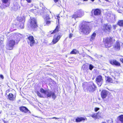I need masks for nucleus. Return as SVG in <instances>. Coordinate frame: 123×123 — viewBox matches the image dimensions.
I'll use <instances>...</instances> for the list:
<instances>
[{
  "label": "nucleus",
  "mask_w": 123,
  "mask_h": 123,
  "mask_svg": "<svg viewBox=\"0 0 123 123\" xmlns=\"http://www.w3.org/2000/svg\"><path fill=\"white\" fill-rule=\"evenodd\" d=\"M85 120H87V119L86 117H78L75 119V122H79Z\"/></svg>",
  "instance_id": "4468645a"
},
{
  "label": "nucleus",
  "mask_w": 123,
  "mask_h": 123,
  "mask_svg": "<svg viewBox=\"0 0 123 123\" xmlns=\"http://www.w3.org/2000/svg\"><path fill=\"white\" fill-rule=\"evenodd\" d=\"M51 119H59V118H56V117H53L52 118H51Z\"/></svg>",
  "instance_id": "e433bc0d"
},
{
  "label": "nucleus",
  "mask_w": 123,
  "mask_h": 123,
  "mask_svg": "<svg viewBox=\"0 0 123 123\" xmlns=\"http://www.w3.org/2000/svg\"><path fill=\"white\" fill-rule=\"evenodd\" d=\"M73 34L72 33H70L69 35V38H71L73 36Z\"/></svg>",
  "instance_id": "f704fd0d"
},
{
  "label": "nucleus",
  "mask_w": 123,
  "mask_h": 123,
  "mask_svg": "<svg viewBox=\"0 0 123 123\" xmlns=\"http://www.w3.org/2000/svg\"><path fill=\"white\" fill-rule=\"evenodd\" d=\"M28 2H30L31 0H26Z\"/></svg>",
  "instance_id": "79ce46f5"
},
{
  "label": "nucleus",
  "mask_w": 123,
  "mask_h": 123,
  "mask_svg": "<svg viewBox=\"0 0 123 123\" xmlns=\"http://www.w3.org/2000/svg\"><path fill=\"white\" fill-rule=\"evenodd\" d=\"M33 10H34L33 9L32 10L31 9V12H33V11H34Z\"/></svg>",
  "instance_id": "c03bdc74"
},
{
  "label": "nucleus",
  "mask_w": 123,
  "mask_h": 123,
  "mask_svg": "<svg viewBox=\"0 0 123 123\" xmlns=\"http://www.w3.org/2000/svg\"><path fill=\"white\" fill-rule=\"evenodd\" d=\"M31 46L35 43V41L33 36H31Z\"/></svg>",
  "instance_id": "cd10ccee"
},
{
  "label": "nucleus",
  "mask_w": 123,
  "mask_h": 123,
  "mask_svg": "<svg viewBox=\"0 0 123 123\" xmlns=\"http://www.w3.org/2000/svg\"><path fill=\"white\" fill-rule=\"evenodd\" d=\"M78 53V51L76 49H74L71 52V54H76Z\"/></svg>",
  "instance_id": "a878e982"
},
{
  "label": "nucleus",
  "mask_w": 123,
  "mask_h": 123,
  "mask_svg": "<svg viewBox=\"0 0 123 123\" xmlns=\"http://www.w3.org/2000/svg\"><path fill=\"white\" fill-rule=\"evenodd\" d=\"M81 31L84 34L87 35L89 34L91 31V28L87 25H83L81 29Z\"/></svg>",
  "instance_id": "7ed1b4c3"
},
{
  "label": "nucleus",
  "mask_w": 123,
  "mask_h": 123,
  "mask_svg": "<svg viewBox=\"0 0 123 123\" xmlns=\"http://www.w3.org/2000/svg\"><path fill=\"white\" fill-rule=\"evenodd\" d=\"M20 109L21 111L25 113L29 111V110L26 107L24 106L21 107Z\"/></svg>",
  "instance_id": "dca6fc26"
},
{
  "label": "nucleus",
  "mask_w": 123,
  "mask_h": 123,
  "mask_svg": "<svg viewBox=\"0 0 123 123\" xmlns=\"http://www.w3.org/2000/svg\"><path fill=\"white\" fill-rule=\"evenodd\" d=\"M8 97L9 99L10 100H15V97L14 95H13L12 93H10L9 94Z\"/></svg>",
  "instance_id": "a211bd4d"
},
{
  "label": "nucleus",
  "mask_w": 123,
  "mask_h": 123,
  "mask_svg": "<svg viewBox=\"0 0 123 123\" xmlns=\"http://www.w3.org/2000/svg\"><path fill=\"white\" fill-rule=\"evenodd\" d=\"M99 109V108H98L96 107L94 109V111L96 112Z\"/></svg>",
  "instance_id": "72a5a7b5"
},
{
  "label": "nucleus",
  "mask_w": 123,
  "mask_h": 123,
  "mask_svg": "<svg viewBox=\"0 0 123 123\" xmlns=\"http://www.w3.org/2000/svg\"><path fill=\"white\" fill-rule=\"evenodd\" d=\"M40 91L48 98L51 97L52 94V92L51 91L49 90H45L42 88H40Z\"/></svg>",
  "instance_id": "20e7f679"
},
{
  "label": "nucleus",
  "mask_w": 123,
  "mask_h": 123,
  "mask_svg": "<svg viewBox=\"0 0 123 123\" xmlns=\"http://www.w3.org/2000/svg\"><path fill=\"white\" fill-rule=\"evenodd\" d=\"M102 123H106L105 122H103Z\"/></svg>",
  "instance_id": "de8ad7c7"
},
{
  "label": "nucleus",
  "mask_w": 123,
  "mask_h": 123,
  "mask_svg": "<svg viewBox=\"0 0 123 123\" xmlns=\"http://www.w3.org/2000/svg\"><path fill=\"white\" fill-rule=\"evenodd\" d=\"M27 39V42L28 44L31 46V36H29V37H28Z\"/></svg>",
  "instance_id": "5701e85b"
},
{
  "label": "nucleus",
  "mask_w": 123,
  "mask_h": 123,
  "mask_svg": "<svg viewBox=\"0 0 123 123\" xmlns=\"http://www.w3.org/2000/svg\"><path fill=\"white\" fill-rule=\"evenodd\" d=\"M93 66L91 64H90L89 66V69L91 70L93 68Z\"/></svg>",
  "instance_id": "2f4dec72"
},
{
  "label": "nucleus",
  "mask_w": 123,
  "mask_h": 123,
  "mask_svg": "<svg viewBox=\"0 0 123 123\" xmlns=\"http://www.w3.org/2000/svg\"><path fill=\"white\" fill-rule=\"evenodd\" d=\"M109 92L105 90H102L101 93V95L102 98L104 99L107 96Z\"/></svg>",
  "instance_id": "9b49d317"
},
{
  "label": "nucleus",
  "mask_w": 123,
  "mask_h": 123,
  "mask_svg": "<svg viewBox=\"0 0 123 123\" xmlns=\"http://www.w3.org/2000/svg\"><path fill=\"white\" fill-rule=\"evenodd\" d=\"M105 42V46L106 48L110 47L112 45V38L111 37H107L104 40Z\"/></svg>",
  "instance_id": "423d86ee"
},
{
  "label": "nucleus",
  "mask_w": 123,
  "mask_h": 123,
  "mask_svg": "<svg viewBox=\"0 0 123 123\" xmlns=\"http://www.w3.org/2000/svg\"><path fill=\"white\" fill-rule=\"evenodd\" d=\"M57 18L58 19V21H59V20L60 18V17H59V16H57Z\"/></svg>",
  "instance_id": "ea45409f"
},
{
  "label": "nucleus",
  "mask_w": 123,
  "mask_h": 123,
  "mask_svg": "<svg viewBox=\"0 0 123 123\" xmlns=\"http://www.w3.org/2000/svg\"><path fill=\"white\" fill-rule=\"evenodd\" d=\"M43 18L45 20L47 21L48 20L50 19L49 16V15L47 14H44L43 16Z\"/></svg>",
  "instance_id": "412c9836"
},
{
  "label": "nucleus",
  "mask_w": 123,
  "mask_h": 123,
  "mask_svg": "<svg viewBox=\"0 0 123 123\" xmlns=\"http://www.w3.org/2000/svg\"><path fill=\"white\" fill-rule=\"evenodd\" d=\"M52 97L53 98L55 99L56 97V96L55 94V93L54 92H52V94L51 95Z\"/></svg>",
  "instance_id": "c85d7f7f"
},
{
  "label": "nucleus",
  "mask_w": 123,
  "mask_h": 123,
  "mask_svg": "<svg viewBox=\"0 0 123 123\" xmlns=\"http://www.w3.org/2000/svg\"><path fill=\"white\" fill-rule=\"evenodd\" d=\"M114 47L116 49L118 50L120 49V44L119 42H117L116 44L114 45Z\"/></svg>",
  "instance_id": "aec40b11"
},
{
  "label": "nucleus",
  "mask_w": 123,
  "mask_h": 123,
  "mask_svg": "<svg viewBox=\"0 0 123 123\" xmlns=\"http://www.w3.org/2000/svg\"><path fill=\"white\" fill-rule=\"evenodd\" d=\"M92 13H94L95 15H99L101 13L100 11L98 9L92 10Z\"/></svg>",
  "instance_id": "ddd939ff"
},
{
  "label": "nucleus",
  "mask_w": 123,
  "mask_h": 123,
  "mask_svg": "<svg viewBox=\"0 0 123 123\" xmlns=\"http://www.w3.org/2000/svg\"><path fill=\"white\" fill-rule=\"evenodd\" d=\"M37 27L36 19L35 18H31V30H36Z\"/></svg>",
  "instance_id": "39448f33"
},
{
  "label": "nucleus",
  "mask_w": 123,
  "mask_h": 123,
  "mask_svg": "<svg viewBox=\"0 0 123 123\" xmlns=\"http://www.w3.org/2000/svg\"><path fill=\"white\" fill-rule=\"evenodd\" d=\"M37 95L39 97L41 98L44 97V96H43V94L40 93L39 92L37 91Z\"/></svg>",
  "instance_id": "bb28decb"
},
{
  "label": "nucleus",
  "mask_w": 123,
  "mask_h": 123,
  "mask_svg": "<svg viewBox=\"0 0 123 123\" xmlns=\"http://www.w3.org/2000/svg\"><path fill=\"white\" fill-rule=\"evenodd\" d=\"M118 119L122 123H123V115H122L119 116L118 117Z\"/></svg>",
  "instance_id": "4be33fe9"
},
{
  "label": "nucleus",
  "mask_w": 123,
  "mask_h": 123,
  "mask_svg": "<svg viewBox=\"0 0 123 123\" xmlns=\"http://www.w3.org/2000/svg\"><path fill=\"white\" fill-rule=\"evenodd\" d=\"M22 23L21 24V25H20V27L22 28L23 29L24 28V23Z\"/></svg>",
  "instance_id": "7c9ffc66"
},
{
  "label": "nucleus",
  "mask_w": 123,
  "mask_h": 123,
  "mask_svg": "<svg viewBox=\"0 0 123 123\" xmlns=\"http://www.w3.org/2000/svg\"><path fill=\"white\" fill-rule=\"evenodd\" d=\"M82 87L84 91L88 92H92L95 90L96 87L92 82L88 83L84 82L83 84Z\"/></svg>",
  "instance_id": "f257e3e1"
},
{
  "label": "nucleus",
  "mask_w": 123,
  "mask_h": 123,
  "mask_svg": "<svg viewBox=\"0 0 123 123\" xmlns=\"http://www.w3.org/2000/svg\"><path fill=\"white\" fill-rule=\"evenodd\" d=\"M88 0H83L84 1H87Z\"/></svg>",
  "instance_id": "a18cd8bd"
},
{
  "label": "nucleus",
  "mask_w": 123,
  "mask_h": 123,
  "mask_svg": "<svg viewBox=\"0 0 123 123\" xmlns=\"http://www.w3.org/2000/svg\"><path fill=\"white\" fill-rule=\"evenodd\" d=\"M10 0H2V2L3 3H6L9 2Z\"/></svg>",
  "instance_id": "c756f323"
},
{
  "label": "nucleus",
  "mask_w": 123,
  "mask_h": 123,
  "mask_svg": "<svg viewBox=\"0 0 123 123\" xmlns=\"http://www.w3.org/2000/svg\"><path fill=\"white\" fill-rule=\"evenodd\" d=\"M59 27L58 26H57L56 29L55 30L53 31V32L52 31H50L51 34H52L54 33H56L54 37V38L52 40V44H55L60 39L61 37V36L60 35L56 36V32H58L59 31Z\"/></svg>",
  "instance_id": "f03ea898"
},
{
  "label": "nucleus",
  "mask_w": 123,
  "mask_h": 123,
  "mask_svg": "<svg viewBox=\"0 0 123 123\" xmlns=\"http://www.w3.org/2000/svg\"><path fill=\"white\" fill-rule=\"evenodd\" d=\"M106 81L109 83H112L116 84L117 83V81H114L112 80V79L109 77H108L107 78Z\"/></svg>",
  "instance_id": "f3484780"
},
{
  "label": "nucleus",
  "mask_w": 123,
  "mask_h": 123,
  "mask_svg": "<svg viewBox=\"0 0 123 123\" xmlns=\"http://www.w3.org/2000/svg\"><path fill=\"white\" fill-rule=\"evenodd\" d=\"M97 113H94L93 114L91 115L90 116L92 118L94 119H97Z\"/></svg>",
  "instance_id": "393cba45"
},
{
  "label": "nucleus",
  "mask_w": 123,
  "mask_h": 123,
  "mask_svg": "<svg viewBox=\"0 0 123 123\" xmlns=\"http://www.w3.org/2000/svg\"><path fill=\"white\" fill-rule=\"evenodd\" d=\"M96 33L95 32H93L90 37V41H92L95 39L96 36Z\"/></svg>",
  "instance_id": "2eb2a0df"
},
{
  "label": "nucleus",
  "mask_w": 123,
  "mask_h": 123,
  "mask_svg": "<svg viewBox=\"0 0 123 123\" xmlns=\"http://www.w3.org/2000/svg\"><path fill=\"white\" fill-rule=\"evenodd\" d=\"M0 78H1L2 79H3L4 78L3 76L2 75H0Z\"/></svg>",
  "instance_id": "58836bf2"
},
{
  "label": "nucleus",
  "mask_w": 123,
  "mask_h": 123,
  "mask_svg": "<svg viewBox=\"0 0 123 123\" xmlns=\"http://www.w3.org/2000/svg\"><path fill=\"white\" fill-rule=\"evenodd\" d=\"M15 41L13 40H10L8 42L6 45V48L9 50H12L15 45Z\"/></svg>",
  "instance_id": "0eeeda50"
},
{
  "label": "nucleus",
  "mask_w": 123,
  "mask_h": 123,
  "mask_svg": "<svg viewBox=\"0 0 123 123\" xmlns=\"http://www.w3.org/2000/svg\"><path fill=\"white\" fill-rule=\"evenodd\" d=\"M18 20L20 22L24 23L25 21V18L23 16L22 17H19L18 18Z\"/></svg>",
  "instance_id": "6ab92c4d"
},
{
  "label": "nucleus",
  "mask_w": 123,
  "mask_h": 123,
  "mask_svg": "<svg viewBox=\"0 0 123 123\" xmlns=\"http://www.w3.org/2000/svg\"><path fill=\"white\" fill-rule=\"evenodd\" d=\"M84 12L82 10H80L76 11L74 14L72 16L73 18H75L80 17L83 15Z\"/></svg>",
  "instance_id": "6e6552de"
},
{
  "label": "nucleus",
  "mask_w": 123,
  "mask_h": 123,
  "mask_svg": "<svg viewBox=\"0 0 123 123\" xmlns=\"http://www.w3.org/2000/svg\"><path fill=\"white\" fill-rule=\"evenodd\" d=\"M46 24L47 25H49L50 24V22L49 21H46Z\"/></svg>",
  "instance_id": "473e14b6"
},
{
  "label": "nucleus",
  "mask_w": 123,
  "mask_h": 123,
  "mask_svg": "<svg viewBox=\"0 0 123 123\" xmlns=\"http://www.w3.org/2000/svg\"><path fill=\"white\" fill-rule=\"evenodd\" d=\"M113 28L114 29H116V28L117 26L116 25H113Z\"/></svg>",
  "instance_id": "4c0bfd02"
},
{
  "label": "nucleus",
  "mask_w": 123,
  "mask_h": 123,
  "mask_svg": "<svg viewBox=\"0 0 123 123\" xmlns=\"http://www.w3.org/2000/svg\"><path fill=\"white\" fill-rule=\"evenodd\" d=\"M14 25V26H16V25Z\"/></svg>",
  "instance_id": "09e8293b"
},
{
  "label": "nucleus",
  "mask_w": 123,
  "mask_h": 123,
  "mask_svg": "<svg viewBox=\"0 0 123 123\" xmlns=\"http://www.w3.org/2000/svg\"><path fill=\"white\" fill-rule=\"evenodd\" d=\"M110 63L112 65H115L116 66H120V64L115 60H113L110 61Z\"/></svg>",
  "instance_id": "f8f14e48"
},
{
  "label": "nucleus",
  "mask_w": 123,
  "mask_h": 123,
  "mask_svg": "<svg viewBox=\"0 0 123 123\" xmlns=\"http://www.w3.org/2000/svg\"><path fill=\"white\" fill-rule=\"evenodd\" d=\"M92 1H94V0H91Z\"/></svg>",
  "instance_id": "49530a36"
},
{
  "label": "nucleus",
  "mask_w": 123,
  "mask_h": 123,
  "mask_svg": "<svg viewBox=\"0 0 123 123\" xmlns=\"http://www.w3.org/2000/svg\"><path fill=\"white\" fill-rule=\"evenodd\" d=\"M96 83L99 86H100L103 82V79L101 76H98L96 79Z\"/></svg>",
  "instance_id": "1a4fd4ad"
},
{
  "label": "nucleus",
  "mask_w": 123,
  "mask_h": 123,
  "mask_svg": "<svg viewBox=\"0 0 123 123\" xmlns=\"http://www.w3.org/2000/svg\"><path fill=\"white\" fill-rule=\"evenodd\" d=\"M111 28V25L110 24H106L103 25V29L104 31L106 32L107 31H109Z\"/></svg>",
  "instance_id": "9d476101"
},
{
  "label": "nucleus",
  "mask_w": 123,
  "mask_h": 123,
  "mask_svg": "<svg viewBox=\"0 0 123 123\" xmlns=\"http://www.w3.org/2000/svg\"><path fill=\"white\" fill-rule=\"evenodd\" d=\"M117 24L120 26H123V20H119Z\"/></svg>",
  "instance_id": "b1692460"
},
{
  "label": "nucleus",
  "mask_w": 123,
  "mask_h": 123,
  "mask_svg": "<svg viewBox=\"0 0 123 123\" xmlns=\"http://www.w3.org/2000/svg\"><path fill=\"white\" fill-rule=\"evenodd\" d=\"M18 9V8H15V10H16Z\"/></svg>",
  "instance_id": "37998d69"
},
{
  "label": "nucleus",
  "mask_w": 123,
  "mask_h": 123,
  "mask_svg": "<svg viewBox=\"0 0 123 123\" xmlns=\"http://www.w3.org/2000/svg\"><path fill=\"white\" fill-rule=\"evenodd\" d=\"M54 1L55 3H56L58 1V0H54Z\"/></svg>",
  "instance_id": "a19ab883"
},
{
  "label": "nucleus",
  "mask_w": 123,
  "mask_h": 123,
  "mask_svg": "<svg viewBox=\"0 0 123 123\" xmlns=\"http://www.w3.org/2000/svg\"><path fill=\"white\" fill-rule=\"evenodd\" d=\"M120 60L121 62L123 63V58H121L120 59Z\"/></svg>",
  "instance_id": "c9c22d12"
}]
</instances>
